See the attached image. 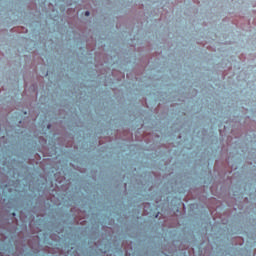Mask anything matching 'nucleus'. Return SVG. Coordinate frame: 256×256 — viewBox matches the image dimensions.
<instances>
[{
	"mask_svg": "<svg viewBox=\"0 0 256 256\" xmlns=\"http://www.w3.org/2000/svg\"><path fill=\"white\" fill-rule=\"evenodd\" d=\"M89 15H90L89 11H86V12H85V16H86V17H89Z\"/></svg>",
	"mask_w": 256,
	"mask_h": 256,
	"instance_id": "nucleus-1",
	"label": "nucleus"
}]
</instances>
